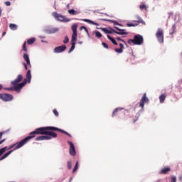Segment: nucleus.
Returning <instances> with one entry per match:
<instances>
[{"mask_svg": "<svg viewBox=\"0 0 182 182\" xmlns=\"http://www.w3.org/2000/svg\"><path fill=\"white\" fill-rule=\"evenodd\" d=\"M36 130L35 129L34 131L31 132L29 134V136H26L23 139H22L21 141L18 142L17 146L14 147V150H18V149H21L23 146H25L26 143H28V140H31V139H33V137H36Z\"/></svg>", "mask_w": 182, "mask_h": 182, "instance_id": "nucleus-1", "label": "nucleus"}, {"mask_svg": "<svg viewBox=\"0 0 182 182\" xmlns=\"http://www.w3.org/2000/svg\"><path fill=\"white\" fill-rule=\"evenodd\" d=\"M51 130V132H56V127H42L36 129V134H41V136H46L48 134V131Z\"/></svg>", "mask_w": 182, "mask_h": 182, "instance_id": "nucleus-2", "label": "nucleus"}, {"mask_svg": "<svg viewBox=\"0 0 182 182\" xmlns=\"http://www.w3.org/2000/svg\"><path fill=\"white\" fill-rule=\"evenodd\" d=\"M25 85H26V79H24L23 82H20L18 85H12L13 87H4V90H9L11 92L15 90L16 92L19 93V92H21V90L22 89V87H23V86H25Z\"/></svg>", "mask_w": 182, "mask_h": 182, "instance_id": "nucleus-3", "label": "nucleus"}, {"mask_svg": "<svg viewBox=\"0 0 182 182\" xmlns=\"http://www.w3.org/2000/svg\"><path fill=\"white\" fill-rule=\"evenodd\" d=\"M53 16L56 19V21H59L60 22H70V19L66 18V16L58 14V12L55 11L52 14Z\"/></svg>", "mask_w": 182, "mask_h": 182, "instance_id": "nucleus-4", "label": "nucleus"}, {"mask_svg": "<svg viewBox=\"0 0 182 182\" xmlns=\"http://www.w3.org/2000/svg\"><path fill=\"white\" fill-rule=\"evenodd\" d=\"M156 36L157 38V41L159 43H164V33L163 32V28H159L156 33Z\"/></svg>", "mask_w": 182, "mask_h": 182, "instance_id": "nucleus-5", "label": "nucleus"}, {"mask_svg": "<svg viewBox=\"0 0 182 182\" xmlns=\"http://www.w3.org/2000/svg\"><path fill=\"white\" fill-rule=\"evenodd\" d=\"M0 100L2 102H12L14 100V95L8 93H0Z\"/></svg>", "mask_w": 182, "mask_h": 182, "instance_id": "nucleus-6", "label": "nucleus"}, {"mask_svg": "<svg viewBox=\"0 0 182 182\" xmlns=\"http://www.w3.org/2000/svg\"><path fill=\"white\" fill-rule=\"evenodd\" d=\"M134 45H143L144 40L143 38V36L140 35V34H136L134 36Z\"/></svg>", "mask_w": 182, "mask_h": 182, "instance_id": "nucleus-7", "label": "nucleus"}, {"mask_svg": "<svg viewBox=\"0 0 182 182\" xmlns=\"http://www.w3.org/2000/svg\"><path fill=\"white\" fill-rule=\"evenodd\" d=\"M100 29L104 33H107L108 35H110L112 33H116V32H117V31L113 29V28L112 27H108V28L101 27Z\"/></svg>", "mask_w": 182, "mask_h": 182, "instance_id": "nucleus-8", "label": "nucleus"}, {"mask_svg": "<svg viewBox=\"0 0 182 182\" xmlns=\"http://www.w3.org/2000/svg\"><path fill=\"white\" fill-rule=\"evenodd\" d=\"M68 144L70 145L69 153L70 156H76V149L75 148V144L73 142L68 141Z\"/></svg>", "mask_w": 182, "mask_h": 182, "instance_id": "nucleus-9", "label": "nucleus"}, {"mask_svg": "<svg viewBox=\"0 0 182 182\" xmlns=\"http://www.w3.org/2000/svg\"><path fill=\"white\" fill-rule=\"evenodd\" d=\"M66 49H67L66 46L63 45L58 47H55L53 50V52L54 53H62V52H65Z\"/></svg>", "mask_w": 182, "mask_h": 182, "instance_id": "nucleus-10", "label": "nucleus"}, {"mask_svg": "<svg viewBox=\"0 0 182 182\" xmlns=\"http://www.w3.org/2000/svg\"><path fill=\"white\" fill-rule=\"evenodd\" d=\"M149 100L146 95V93H144L139 102L140 107H144V103H149Z\"/></svg>", "mask_w": 182, "mask_h": 182, "instance_id": "nucleus-11", "label": "nucleus"}, {"mask_svg": "<svg viewBox=\"0 0 182 182\" xmlns=\"http://www.w3.org/2000/svg\"><path fill=\"white\" fill-rule=\"evenodd\" d=\"M23 79V75L21 74L18 75L14 81H11V85H14L16 86H18L19 85V82H22V80Z\"/></svg>", "mask_w": 182, "mask_h": 182, "instance_id": "nucleus-12", "label": "nucleus"}, {"mask_svg": "<svg viewBox=\"0 0 182 182\" xmlns=\"http://www.w3.org/2000/svg\"><path fill=\"white\" fill-rule=\"evenodd\" d=\"M114 28L116 31H118L116 32L117 35H129V33L126 31V29H122L117 26H114Z\"/></svg>", "mask_w": 182, "mask_h": 182, "instance_id": "nucleus-13", "label": "nucleus"}, {"mask_svg": "<svg viewBox=\"0 0 182 182\" xmlns=\"http://www.w3.org/2000/svg\"><path fill=\"white\" fill-rule=\"evenodd\" d=\"M50 139H52V136H50L48 135H44V136H37L35 140L36 141H41L43 140H50Z\"/></svg>", "mask_w": 182, "mask_h": 182, "instance_id": "nucleus-14", "label": "nucleus"}, {"mask_svg": "<svg viewBox=\"0 0 182 182\" xmlns=\"http://www.w3.org/2000/svg\"><path fill=\"white\" fill-rule=\"evenodd\" d=\"M44 32H46V33H48V35H50L52 33H56V32H59V28L45 29Z\"/></svg>", "mask_w": 182, "mask_h": 182, "instance_id": "nucleus-15", "label": "nucleus"}, {"mask_svg": "<svg viewBox=\"0 0 182 182\" xmlns=\"http://www.w3.org/2000/svg\"><path fill=\"white\" fill-rule=\"evenodd\" d=\"M23 58L24 60H26L28 66L29 68H32V65L31 64V60L29 59V55H28V53H24Z\"/></svg>", "mask_w": 182, "mask_h": 182, "instance_id": "nucleus-16", "label": "nucleus"}, {"mask_svg": "<svg viewBox=\"0 0 182 182\" xmlns=\"http://www.w3.org/2000/svg\"><path fill=\"white\" fill-rule=\"evenodd\" d=\"M26 83H31V80L32 79V74H31V70H28L26 73Z\"/></svg>", "mask_w": 182, "mask_h": 182, "instance_id": "nucleus-17", "label": "nucleus"}, {"mask_svg": "<svg viewBox=\"0 0 182 182\" xmlns=\"http://www.w3.org/2000/svg\"><path fill=\"white\" fill-rule=\"evenodd\" d=\"M46 136H49L50 137H51V139H52V137H53V139H56V137H58V134L52 132V130H48V131H47Z\"/></svg>", "mask_w": 182, "mask_h": 182, "instance_id": "nucleus-18", "label": "nucleus"}, {"mask_svg": "<svg viewBox=\"0 0 182 182\" xmlns=\"http://www.w3.org/2000/svg\"><path fill=\"white\" fill-rule=\"evenodd\" d=\"M15 151V148L13 150H10L9 151L6 152V154H4V156L0 157V161H2V160H5L8 156H9L11 153Z\"/></svg>", "mask_w": 182, "mask_h": 182, "instance_id": "nucleus-19", "label": "nucleus"}, {"mask_svg": "<svg viewBox=\"0 0 182 182\" xmlns=\"http://www.w3.org/2000/svg\"><path fill=\"white\" fill-rule=\"evenodd\" d=\"M83 22H87V23H90L91 25H95V26H99V23L87 18H82L81 19Z\"/></svg>", "mask_w": 182, "mask_h": 182, "instance_id": "nucleus-20", "label": "nucleus"}, {"mask_svg": "<svg viewBox=\"0 0 182 182\" xmlns=\"http://www.w3.org/2000/svg\"><path fill=\"white\" fill-rule=\"evenodd\" d=\"M83 22H87V23H90L91 25H95V26H99V23L87 18H82L81 19Z\"/></svg>", "mask_w": 182, "mask_h": 182, "instance_id": "nucleus-21", "label": "nucleus"}, {"mask_svg": "<svg viewBox=\"0 0 182 182\" xmlns=\"http://www.w3.org/2000/svg\"><path fill=\"white\" fill-rule=\"evenodd\" d=\"M55 132H60V133H63V134H66V136H68V137H72V135L70 134H69V132H68L63 129H59L58 127H56Z\"/></svg>", "mask_w": 182, "mask_h": 182, "instance_id": "nucleus-22", "label": "nucleus"}, {"mask_svg": "<svg viewBox=\"0 0 182 182\" xmlns=\"http://www.w3.org/2000/svg\"><path fill=\"white\" fill-rule=\"evenodd\" d=\"M120 48H115L114 50L117 53H123V49H124V46L122 43H119Z\"/></svg>", "mask_w": 182, "mask_h": 182, "instance_id": "nucleus-23", "label": "nucleus"}, {"mask_svg": "<svg viewBox=\"0 0 182 182\" xmlns=\"http://www.w3.org/2000/svg\"><path fill=\"white\" fill-rule=\"evenodd\" d=\"M168 171H171V168H170V167L164 168L161 170L160 174H168Z\"/></svg>", "mask_w": 182, "mask_h": 182, "instance_id": "nucleus-24", "label": "nucleus"}, {"mask_svg": "<svg viewBox=\"0 0 182 182\" xmlns=\"http://www.w3.org/2000/svg\"><path fill=\"white\" fill-rule=\"evenodd\" d=\"M68 14L70 15H79V14H80V11H76L73 9H71L68 10Z\"/></svg>", "mask_w": 182, "mask_h": 182, "instance_id": "nucleus-25", "label": "nucleus"}, {"mask_svg": "<svg viewBox=\"0 0 182 182\" xmlns=\"http://www.w3.org/2000/svg\"><path fill=\"white\" fill-rule=\"evenodd\" d=\"M77 41V33H73L71 38V43H76Z\"/></svg>", "mask_w": 182, "mask_h": 182, "instance_id": "nucleus-26", "label": "nucleus"}, {"mask_svg": "<svg viewBox=\"0 0 182 182\" xmlns=\"http://www.w3.org/2000/svg\"><path fill=\"white\" fill-rule=\"evenodd\" d=\"M107 38L109 39V41H110L112 42V43H113V45H115L116 46H117V42L116 41V40L114 38L110 36V35H107Z\"/></svg>", "mask_w": 182, "mask_h": 182, "instance_id": "nucleus-27", "label": "nucleus"}, {"mask_svg": "<svg viewBox=\"0 0 182 182\" xmlns=\"http://www.w3.org/2000/svg\"><path fill=\"white\" fill-rule=\"evenodd\" d=\"M102 21H104L105 22H112V23H114V25H119V22H117V21L115 20H109L107 18H103L102 19Z\"/></svg>", "mask_w": 182, "mask_h": 182, "instance_id": "nucleus-28", "label": "nucleus"}, {"mask_svg": "<svg viewBox=\"0 0 182 182\" xmlns=\"http://www.w3.org/2000/svg\"><path fill=\"white\" fill-rule=\"evenodd\" d=\"M92 33H95V37L98 38V39H100V38H102V33H100V31H94L92 32Z\"/></svg>", "mask_w": 182, "mask_h": 182, "instance_id": "nucleus-29", "label": "nucleus"}, {"mask_svg": "<svg viewBox=\"0 0 182 182\" xmlns=\"http://www.w3.org/2000/svg\"><path fill=\"white\" fill-rule=\"evenodd\" d=\"M9 28L11 29V31H16L18 29V26L14 23H10Z\"/></svg>", "mask_w": 182, "mask_h": 182, "instance_id": "nucleus-30", "label": "nucleus"}, {"mask_svg": "<svg viewBox=\"0 0 182 182\" xmlns=\"http://www.w3.org/2000/svg\"><path fill=\"white\" fill-rule=\"evenodd\" d=\"M71 28L73 31V33H77V24H73Z\"/></svg>", "mask_w": 182, "mask_h": 182, "instance_id": "nucleus-31", "label": "nucleus"}, {"mask_svg": "<svg viewBox=\"0 0 182 182\" xmlns=\"http://www.w3.org/2000/svg\"><path fill=\"white\" fill-rule=\"evenodd\" d=\"M134 22L136 23H137L138 22V25L139 23H142V25H146V22H144V21H143V18H141L140 16H138V21H134Z\"/></svg>", "mask_w": 182, "mask_h": 182, "instance_id": "nucleus-32", "label": "nucleus"}, {"mask_svg": "<svg viewBox=\"0 0 182 182\" xmlns=\"http://www.w3.org/2000/svg\"><path fill=\"white\" fill-rule=\"evenodd\" d=\"M119 110H123V107H117L114 109L112 112V117H114V114L119 112Z\"/></svg>", "mask_w": 182, "mask_h": 182, "instance_id": "nucleus-33", "label": "nucleus"}, {"mask_svg": "<svg viewBox=\"0 0 182 182\" xmlns=\"http://www.w3.org/2000/svg\"><path fill=\"white\" fill-rule=\"evenodd\" d=\"M36 41V38H31L27 41L28 45H33V43H35V41Z\"/></svg>", "mask_w": 182, "mask_h": 182, "instance_id": "nucleus-34", "label": "nucleus"}, {"mask_svg": "<svg viewBox=\"0 0 182 182\" xmlns=\"http://www.w3.org/2000/svg\"><path fill=\"white\" fill-rule=\"evenodd\" d=\"M159 100L160 103H164V100H166V95L164 94H162L159 96Z\"/></svg>", "mask_w": 182, "mask_h": 182, "instance_id": "nucleus-35", "label": "nucleus"}, {"mask_svg": "<svg viewBox=\"0 0 182 182\" xmlns=\"http://www.w3.org/2000/svg\"><path fill=\"white\" fill-rule=\"evenodd\" d=\"M137 25H139V22H136L135 23H127V26H128V28H132V27L137 26Z\"/></svg>", "mask_w": 182, "mask_h": 182, "instance_id": "nucleus-36", "label": "nucleus"}, {"mask_svg": "<svg viewBox=\"0 0 182 182\" xmlns=\"http://www.w3.org/2000/svg\"><path fill=\"white\" fill-rule=\"evenodd\" d=\"M80 29H84V31H85V33H87L88 38H90V34H89V30H87V28H86V26H82L80 27Z\"/></svg>", "mask_w": 182, "mask_h": 182, "instance_id": "nucleus-37", "label": "nucleus"}, {"mask_svg": "<svg viewBox=\"0 0 182 182\" xmlns=\"http://www.w3.org/2000/svg\"><path fill=\"white\" fill-rule=\"evenodd\" d=\"M144 112V107H141V109L136 113V117L139 119L140 117V114Z\"/></svg>", "mask_w": 182, "mask_h": 182, "instance_id": "nucleus-38", "label": "nucleus"}, {"mask_svg": "<svg viewBox=\"0 0 182 182\" xmlns=\"http://www.w3.org/2000/svg\"><path fill=\"white\" fill-rule=\"evenodd\" d=\"M174 32H176V23H174V24L172 26V27H171V30H170L169 33H170V35H173V33H174Z\"/></svg>", "mask_w": 182, "mask_h": 182, "instance_id": "nucleus-39", "label": "nucleus"}, {"mask_svg": "<svg viewBox=\"0 0 182 182\" xmlns=\"http://www.w3.org/2000/svg\"><path fill=\"white\" fill-rule=\"evenodd\" d=\"M7 149H8V146H5V147L0 149V157H1V156H2V154H4V153L5 151H6Z\"/></svg>", "mask_w": 182, "mask_h": 182, "instance_id": "nucleus-40", "label": "nucleus"}, {"mask_svg": "<svg viewBox=\"0 0 182 182\" xmlns=\"http://www.w3.org/2000/svg\"><path fill=\"white\" fill-rule=\"evenodd\" d=\"M116 40L119 41V42H123V43H124V45H126V46H127V43H126V41H124V39H122V38L117 37Z\"/></svg>", "mask_w": 182, "mask_h": 182, "instance_id": "nucleus-41", "label": "nucleus"}, {"mask_svg": "<svg viewBox=\"0 0 182 182\" xmlns=\"http://www.w3.org/2000/svg\"><path fill=\"white\" fill-rule=\"evenodd\" d=\"M77 167H79V161H77L76 163H75V167L73 170V173L76 172V170H77Z\"/></svg>", "mask_w": 182, "mask_h": 182, "instance_id": "nucleus-42", "label": "nucleus"}, {"mask_svg": "<svg viewBox=\"0 0 182 182\" xmlns=\"http://www.w3.org/2000/svg\"><path fill=\"white\" fill-rule=\"evenodd\" d=\"M22 50H23L26 53H28V48H26V42L23 43Z\"/></svg>", "mask_w": 182, "mask_h": 182, "instance_id": "nucleus-43", "label": "nucleus"}, {"mask_svg": "<svg viewBox=\"0 0 182 182\" xmlns=\"http://www.w3.org/2000/svg\"><path fill=\"white\" fill-rule=\"evenodd\" d=\"M67 167L68 170H70L72 168V161H68L67 162Z\"/></svg>", "mask_w": 182, "mask_h": 182, "instance_id": "nucleus-44", "label": "nucleus"}, {"mask_svg": "<svg viewBox=\"0 0 182 182\" xmlns=\"http://www.w3.org/2000/svg\"><path fill=\"white\" fill-rule=\"evenodd\" d=\"M63 43L65 45H66V43H69V37H68V36H66L64 38V41H63Z\"/></svg>", "mask_w": 182, "mask_h": 182, "instance_id": "nucleus-45", "label": "nucleus"}, {"mask_svg": "<svg viewBox=\"0 0 182 182\" xmlns=\"http://www.w3.org/2000/svg\"><path fill=\"white\" fill-rule=\"evenodd\" d=\"M18 144H19V142H17L16 144L10 145V146L8 147V150H11V149H14V147L16 146H18Z\"/></svg>", "mask_w": 182, "mask_h": 182, "instance_id": "nucleus-46", "label": "nucleus"}, {"mask_svg": "<svg viewBox=\"0 0 182 182\" xmlns=\"http://www.w3.org/2000/svg\"><path fill=\"white\" fill-rule=\"evenodd\" d=\"M102 46H103V48H105V49H109V46L105 43V42H102Z\"/></svg>", "mask_w": 182, "mask_h": 182, "instance_id": "nucleus-47", "label": "nucleus"}, {"mask_svg": "<svg viewBox=\"0 0 182 182\" xmlns=\"http://www.w3.org/2000/svg\"><path fill=\"white\" fill-rule=\"evenodd\" d=\"M169 182H177V177L176 176H172L171 179Z\"/></svg>", "mask_w": 182, "mask_h": 182, "instance_id": "nucleus-48", "label": "nucleus"}, {"mask_svg": "<svg viewBox=\"0 0 182 182\" xmlns=\"http://www.w3.org/2000/svg\"><path fill=\"white\" fill-rule=\"evenodd\" d=\"M140 9H147V6L146 4H142L139 6Z\"/></svg>", "mask_w": 182, "mask_h": 182, "instance_id": "nucleus-49", "label": "nucleus"}, {"mask_svg": "<svg viewBox=\"0 0 182 182\" xmlns=\"http://www.w3.org/2000/svg\"><path fill=\"white\" fill-rule=\"evenodd\" d=\"M128 43H129V45H132V43H133L134 45V38L129 39L128 40Z\"/></svg>", "mask_w": 182, "mask_h": 182, "instance_id": "nucleus-50", "label": "nucleus"}, {"mask_svg": "<svg viewBox=\"0 0 182 182\" xmlns=\"http://www.w3.org/2000/svg\"><path fill=\"white\" fill-rule=\"evenodd\" d=\"M53 112L55 116H56V117H58L59 116V112H58V110L53 109Z\"/></svg>", "mask_w": 182, "mask_h": 182, "instance_id": "nucleus-51", "label": "nucleus"}, {"mask_svg": "<svg viewBox=\"0 0 182 182\" xmlns=\"http://www.w3.org/2000/svg\"><path fill=\"white\" fill-rule=\"evenodd\" d=\"M71 48L75 50V48H76V43H71Z\"/></svg>", "mask_w": 182, "mask_h": 182, "instance_id": "nucleus-52", "label": "nucleus"}, {"mask_svg": "<svg viewBox=\"0 0 182 182\" xmlns=\"http://www.w3.org/2000/svg\"><path fill=\"white\" fill-rule=\"evenodd\" d=\"M9 132H11V129H8L6 131L1 132V133H3V134H6L9 133Z\"/></svg>", "mask_w": 182, "mask_h": 182, "instance_id": "nucleus-53", "label": "nucleus"}, {"mask_svg": "<svg viewBox=\"0 0 182 182\" xmlns=\"http://www.w3.org/2000/svg\"><path fill=\"white\" fill-rule=\"evenodd\" d=\"M22 64H23V65L24 66V68L26 69V70H28V63H23Z\"/></svg>", "mask_w": 182, "mask_h": 182, "instance_id": "nucleus-54", "label": "nucleus"}, {"mask_svg": "<svg viewBox=\"0 0 182 182\" xmlns=\"http://www.w3.org/2000/svg\"><path fill=\"white\" fill-rule=\"evenodd\" d=\"M5 5H6V6H11V1H6Z\"/></svg>", "mask_w": 182, "mask_h": 182, "instance_id": "nucleus-55", "label": "nucleus"}, {"mask_svg": "<svg viewBox=\"0 0 182 182\" xmlns=\"http://www.w3.org/2000/svg\"><path fill=\"white\" fill-rule=\"evenodd\" d=\"M178 83L179 86H181V87L182 88V80H179Z\"/></svg>", "mask_w": 182, "mask_h": 182, "instance_id": "nucleus-56", "label": "nucleus"}, {"mask_svg": "<svg viewBox=\"0 0 182 182\" xmlns=\"http://www.w3.org/2000/svg\"><path fill=\"white\" fill-rule=\"evenodd\" d=\"M6 141V139H4L0 141V144H2V143H4Z\"/></svg>", "mask_w": 182, "mask_h": 182, "instance_id": "nucleus-57", "label": "nucleus"}, {"mask_svg": "<svg viewBox=\"0 0 182 182\" xmlns=\"http://www.w3.org/2000/svg\"><path fill=\"white\" fill-rule=\"evenodd\" d=\"M135 117H136V119H133L134 123H136V122H137V120H139V118H137V117L135 116Z\"/></svg>", "mask_w": 182, "mask_h": 182, "instance_id": "nucleus-58", "label": "nucleus"}, {"mask_svg": "<svg viewBox=\"0 0 182 182\" xmlns=\"http://www.w3.org/2000/svg\"><path fill=\"white\" fill-rule=\"evenodd\" d=\"M74 50L73 48H70V50H68V53H72V51Z\"/></svg>", "mask_w": 182, "mask_h": 182, "instance_id": "nucleus-59", "label": "nucleus"}, {"mask_svg": "<svg viewBox=\"0 0 182 182\" xmlns=\"http://www.w3.org/2000/svg\"><path fill=\"white\" fill-rule=\"evenodd\" d=\"M38 38H39L40 39H45V38H46V37H45V36H38Z\"/></svg>", "mask_w": 182, "mask_h": 182, "instance_id": "nucleus-60", "label": "nucleus"}, {"mask_svg": "<svg viewBox=\"0 0 182 182\" xmlns=\"http://www.w3.org/2000/svg\"><path fill=\"white\" fill-rule=\"evenodd\" d=\"M2 136H4V133L0 132V139H2Z\"/></svg>", "mask_w": 182, "mask_h": 182, "instance_id": "nucleus-61", "label": "nucleus"}, {"mask_svg": "<svg viewBox=\"0 0 182 182\" xmlns=\"http://www.w3.org/2000/svg\"><path fill=\"white\" fill-rule=\"evenodd\" d=\"M179 181H182V175L178 177Z\"/></svg>", "mask_w": 182, "mask_h": 182, "instance_id": "nucleus-62", "label": "nucleus"}, {"mask_svg": "<svg viewBox=\"0 0 182 182\" xmlns=\"http://www.w3.org/2000/svg\"><path fill=\"white\" fill-rule=\"evenodd\" d=\"M118 26H122L123 27V24L120 23H118Z\"/></svg>", "mask_w": 182, "mask_h": 182, "instance_id": "nucleus-63", "label": "nucleus"}, {"mask_svg": "<svg viewBox=\"0 0 182 182\" xmlns=\"http://www.w3.org/2000/svg\"><path fill=\"white\" fill-rule=\"evenodd\" d=\"M72 180H73V178L70 177V180H69V181H68V182H71V181H72Z\"/></svg>", "mask_w": 182, "mask_h": 182, "instance_id": "nucleus-64", "label": "nucleus"}]
</instances>
